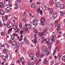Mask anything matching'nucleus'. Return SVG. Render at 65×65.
Listing matches in <instances>:
<instances>
[{"label":"nucleus","mask_w":65,"mask_h":65,"mask_svg":"<svg viewBox=\"0 0 65 65\" xmlns=\"http://www.w3.org/2000/svg\"><path fill=\"white\" fill-rule=\"evenodd\" d=\"M4 3L7 6H8L9 5V0H6L4 1Z\"/></svg>","instance_id":"obj_1"},{"label":"nucleus","mask_w":65,"mask_h":65,"mask_svg":"<svg viewBox=\"0 0 65 65\" xmlns=\"http://www.w3.org/2000/svg\"><path fill=\"white\" fill-rule=\"evenodd\" d=\"M12 23L11 22H10L8 24H7L6 25L7 27H8V28H10V27H12Z\"/></svg>","instance_id":"obj_2"},{"label":"nucleus","mask_w":65,"mask_h":65,"mask_svg":"<svg viewBox=\"0 0 65 65\" xmlns=\"http://www.w3.org/2000/svg\"><path fill=\"white\" fill-rule=\"evenodd\" d=\"M44 35V33L43 32H39L38 33V36L40 37H41Z\"/></svg>","instance_id":"obj_3"},{"label":"nucleus","mask_w":65,"mask_h":65,"mask_svg":"<svg viewBox=\"0 0 65 65\" xmlns=\"http://www.w3.org/2000/svg\"><path fill=\"white\" fill-rule=\"evenodd\" d=\"M45 20L44 18H42L40 20V22L41 23H44Z\"/></svg>","instance_id":"obj_4"},{"label":"nucleus","mask_w":65,"mask_h":65,"mask_svg":"<svg viewBox=\"0 0 65 65\" xmlns=\"http://www.w3.org/2000/svg\"><path fill=\"white\" fill-rule=\"evenodd\" d=\"M37 10L38 12H40V14H42V10H40V8H39Z\"/></svg>","instance_id":"obj_5"},{"label":"nucleus","mask_w":65,"mask_h":65,"mask_svg":"<svg viewBox=\"0 0 65 65\" xmlns=\"http://www.w3.org/2000/svg\"><path fill=\"white\" fill-rule=\"evenodd\" d=\"M17 43V41H12L11 42V43L12 44V45H13V46H15Z\"/></svg>","instance_id":"obj_6"},{"label":"nucleus","mask_w":65,"mask_h":65,"mask_svg":"<svg viewBox=\"0 0 65 65\" xmlns=\"http://www.w3.org/2000/svg\"><path fill=\"white\" fill-rule=\"evenodd\" d=\"M41 7L43 10H45V9H46V6L44 4L42 5Z\"/></svg>","instance_id":"obj_7"},{"label":"nucleus","mask_w":65,"mask_h":65,"mask_svg":"<svg viewBox=\"0 0 65 65\" xmlns=\"http://www.w3.org/2000/svg\"><path fill=\"white\" fill-rule=\"evenodd\" d=\"M6 12L7 13H8V12H9L10 11V8L9 7H7L6 9Z\"/></svg>","instance_id":"obj_8"},{"label":"nucleus","mask_w":65,"mask_h":65,"mask_svg":"<svg viewBox=\"0 0 65 65\" xmlns=\"http://www.w3.org/2000/svg\"><path fill=\"white\" fill-rule=\"evenodd\" d=\"M21 61L22 64L24 63H25V59H24V58H21Z\"/></svg>","instance_id":"obj_9"},{"label":"nucleus","mask_w":65,"mask_h":65,"mask_svg":"<svg viewBox=\"0 0 65 65\" xmlns=\"http://www.w3.org/2000/svg\"><path fill=\"white\" fill-rule=\"evenodd\" d=\"M47 30H48V28L46 27V28H45V29L43 30L44 33H47Z\"/></svg>","instance_id":"obj_10"},{"label":"nucleus","mask_w":65,"mask_h":65,"mask_svg":"<svg viewBox=\"0 0 65 65\" xmlns=\"http://www.w3.org/2000/svg\"><path fill=\"white\" fill-rule=\"evenodd\" d=\"M55 35H52L50 37V39H51L52 41H53L54 40V37Z\"/></svg>","instance_id":"obj_11"},{"label":"nucleus","mask_w":65,"mask_h":65,"mask_svg":"<svg viewBox=\"0 0 65 65\" xmlns=\"http://www.w3.org/2000/svg\"><path fill=\"white\" fill-rule=\"evenodd\" d=\"M57 17V14L56 13H54L53 15L52 18L53 19H55Z\"/></svg>","instance_id":"obj_12"},{"label":"nucleus","mask_w":65,"mask_h":65,"mask_svg":"<svg viewBox=\"0 0 65 65\" xmlns=\"http://www.w3.org/2000/svg\"><path fill=\"white\" fill-rule=\"evenodd\" d=\"M12 28L14 30H17L18 28L16 25H14L13 26Z\"/></svg>","instance_id":"obj_13"},{"label":"nucleus","mask_w":65,"mask_h":65,"mask_svg":"<svg viewBox=\"0 0 65 65\" xmlns=\"http://www.w3.org/2000/svg\"><path fill=\"white\" fill-rule=\"evenodd\" d=\"M15 45H16L17 48H19L20 47V44H19V43H16Z\"/></svg>","instance_id":"obj_14"},{"label":"nucleus","mask_w":65,"mask_h":65,"mask_svg":"<svg viewBox=\"0 0 65 65\" xmlns=\"http://www.w3.org/2000/svg\"><path fill=\"white\" fill-rule=\"evenodd\" d=\"M64 7V5L63 4H61L60 6V8L62 9Z\"/></svg>","instance_id":"obj_15"},{"label":"nucleus","mask_w":65,"mask_h":65,"mask_svg":"<svg viewBox=\"0 0 65 65\" xmlns=\"http://www.w3.org/2000/svg\"><path fill=\"white\" fill-rule=\"evenodd\" d=\"M60 3L59 2H57V3L55 4V6L58 7H59V6H60Z\"/></svg>","instance_id":"obj_16"},{"label":"nucleus","mask_w":65,"mask_h":65,"mask_svg":"<svg viewBox=\"0 0 65 65\" xmlns=\"http://www.w3.org/2000/svg\"><path fill=\"white\" fill-rule=\"evenodd\" d=\"M3 59V60H6V56H5L4 55H2L1 57Z\"/></svg>","instance_id":"obj_17"},{"label":"nucleus","mask_w":65,"mask_h":65,"mask_svg":"<svg viewBox=\"0 0 65 65\" xmlns=\"http://www.w3.org/2000/svg\"><path fill=\"white\" fill-rule=\"evenodd\" d=\"M26 28L27 29H30L31 28V25L30 24H28L26 26Z\"/></svg>","instance_id":"obj_18"},{"label":"nucleus","mask_w":65,"mask_h":65,"mask_svg":"<svg viewBox=\"0 0 65 65\" xmlns=\"http://www.w3.org/2000/svg\"><path fill=\"white\" fill-rule=\"evenodd\" d=\"M36 57H38L39 56V53L38 52L35 55Z\"/></svg>","instance_id":"obj_19"},{"label":"nucleus","mask_w":65,"mask_h":65,"mask_svg":"<svg viewBox=\"0 0 65 65\" xmlns=\"http://www.w3.org/2000/svg\"><path fill=\"white\" fill-rule=\"evenodd\" d=\"M0 13L1 14H2V15H4V12H3V11L2 10H0Z\"/></svg>","instance_id":"obj_20"},{"label":"nucleus","mask_w":65,"mask_h":65,"mask_svg":"<svg viewBox=\"0 0 65 65\" xmlns=\"http://www.w3.org/2000/svg\"><path fill=\"white\" fill-rule=\"evenodd\" d=\"M3 52L5 54L7 53V50L6 49H4L3 50Z\"/></svg>","instance_id":"obj_21"},{"label":"nucleus","mask_w":65,"mask_h":65,"mask_svg":"<svg viewBox=\"0 0 65 65\" xmlns=\"http://www.w3.org/2000/svg\"><path fill=\"white\" fill-rule=\"evenodd\" d=\"M33 32H34L36 33H37L38 31L36 29H34L33 30Z\"/></svg>","instance_id":"obj_22"},{"label":"nucleus","mask_w":65,"mask_h":65,"mask_svg":"<svg viewBox=\"0 0 65 65\" xmlns=\"http://www.w3.org/2000/svg\"><path fill=\"white\" fill-rule=\"evenodd\" d=\"M32 42L34 43H37V41H36V40L34 39L32 40Z\"/></svg>","instance_id":"obj_23"},{"label":"nucleus","mask_w":65,"mask_h":65,"mask_svg":"<svg viewBox=\"0 0 65 65\" xmlns=\"http://www.w3.org/2000/svg\"><path fill=\"white\" fill-rule=\"evenodd\" d=\"M48 47L49 48H50L52 47V44L50 43H49L48 45Z\"/></svg>","instance_id":"obj_24"},{"label":"nucleus","mask_w":65,"mask_h":65,"mask_svg":"<svg viewBox=\"0 0 65 65\" xmlns=\"http://www.w3.org/2000/svg\"><path fill=\"white\" fill-rule=\"evenodd\" d=\"M11 38L12 40H14V37L13 35H12L11 36Z\"/></svg>","instance_id":"obj_25"},{"label":"nucleus","mask_w":65,"mask_h":65,"mask_svg":"<svg viewBox=\"0 0 65 65\" xmlns=\"http://www.w3.org/2000/svg\"><path fill=\"white\" fill-rule=\"evenodd\" d=\"M28 55L29 57H30V58H33V55L32 54H29Z\"/></svg>","instance_id":"obj_26"},{"label":"nucleus","mask_w":65,"mask_h":65,"mask_svg":"<svg viewBox=\"0 0 65 65\" xmlns=\"http://www.w3.org/2000/svg\"><path fill=\"white\" fill-rule=\"evenodd\" d=\"M47 47H45L44 51H43L44 53H46L47 51Z\"/></svg>","instance_id":"obj_27"},{"label":"nucleus","mask_w":65,"mask_h":65,"mask_svg":"<svg viewBox=\"0 0 65 65\" xmlns=\"http://www.w3.org/2000/svg\"><path fill=\"white\" fill-rule=\"evenodd\" d=\"M3 3L2 2H0V7H2L3 6Z\"/></svg>","instance_id":"obj_28"},{"label":"nucleus","mask_w":65,"mask_h":65,"mask_svg":"<svg viewBox=\"0 0 65 65\" xmlns=\"http://www.w3.org/2000/svg\"><path fill=\"white\" fill-rule=\"evenodd\" d=\"M27 40V38L26 37H25L24 38V42H25Z\"/></svg>","instance_id":"obj_29"},{"label":"nucleus","mask_w":65,"mask_h":65,"mask_svg":"<svg viewBox=\"0 0 65 65\" xmlns=\"http://www.w3.org/2000/svg\"><path fill=\"white\" fill-rule=\"evenodd\" d=\"M13 36L14 37V36H18V34H17L15 33H13Z\"/></svg>","instance_id":"obj_30"},{"label":"nucleus","mask_w":65,"mask_h":65,"mask_svg":"<svg viewBox=\"0 0 65 65\" xmlns=\"http://www.w3.org/2000/svg\"><path fill=\"white\" fill-rule=\"evenodd\" d=\"M34 39L36 40L37 39V35H34Z\"/></svg>","instance_id":"obj_31"},{"label":"nucleus","mask_w":65,"mask_h":65,"mask_svg":"<svg viewBox=\"0 0 65 65\" xmlns=\"http://www.w3.org/2000/svg\"><path fill=\"white\" fill-rule=\"evenodd\" d=\"M50 14H52V13H53V10L52 9L51 10H50Z\"/></svg>","instance_id":"obj_32"},{"label":"nucleus","mask_w":65,"mask_h":65,"mask_svg":"<svg viewBox=\"0 0 65 65\" xmlns=\"http://www.w3.org/2000/svg\"><path fill=\"white\" fill-rule=\"evenodd\" d=\"M1 34L2 36H4V34L3 32H2L1 33Z\"/></svg>","instance_id":"obj_33"},{"label":"nucleus","mask_w":65,"mask_h":65,"mask_svg":"<svg viewBox=\"0 0 65 65\" xmlns=\"http://www.w3.org/2000/svg\"><path fill=\"white\" fill-rule=\"evenodd\" d=\"M22 27V23H20L19 25V27L20 28H21Z\"/></svg>","instance_id":"obj_34"},{"label":"nucleus","mask_w":65,"mask_h":65,"mask_svg":"<svg viewBox=\"0 0 65 65\" xmlns=\"http://www.w3.org/2000/svg\"><path fill=\"white\" fill-rule=\"evenodd\" d=\"M34 5H35V3H34L31 5V7H33L34 6Z\"/></svg>","instance_id":"obj_35"},{"label":"nucleus","mask_w":65,"mask_h":65,"mask_svg":"<svg viewBox=\"0 0 65 65\" xmlns=\"http://www.w3.org/2000/svg\"><path fill=\"white\" fill-rule=\"evenodd\" d=\"M44 54H43V53L41 54V56L42 58L43 57H44Z\"/></svg>","instance_id":"obj_36"},{"label":"nucleus","mask_w":65,"mask_h":65,"mask_svg":"<svg viewBox=\"0 0 65 65\" xmlns=\"http://www.w3.org/2000/svg\"><path fill=\"white\" fill-rule=\"evenodd\" d=\"M60 43V41L59 40H57L56 41V43L58 45Z\"/></svg>","instance_id":"obj_37"},{"label":"nucleus","mask_w":65,"mask_h":65,"mask_svg":"<svg viewBox=\"0 0 65 65\" xmlns=\"http://www.w3.org/2000/svg\"><path fill=\"white\" fill-rule=\"evenodd\" d=\"M58 57L59 58H61V54L59 53L58 54Z\"/></svg>","instance_id":"obj_38"},{"label":"nucleus","mask_w":65,"mask_h":65,"mask_svg":"<svg viewBox=\"0 0 65 65\" xmlns=\"http://www.w3.org/2000/svg\"><path fill=\"white\" fill-rule=\"evenodd\" d=\"M49 40H49V38H47L46 39V42H49Z\"/></svg>","instance_id":"obj_39"},{"label":"nucleus","mask_w":65,"mask_h":65,"mask_svg":"<svg viewBox=\"0 0 65 65\" xmlns=\"http://www.w3.org/2000/svg\"><path fill=\"white\" fill-rule=\"evenodd\" d=\"M49 54H50V51H48L46 53V55L47 56H48V55H49Z\"/></svg>","instance_id":"obj_40"},{"label":"nucleus","mask_w":65,"mask_h":65,"mask_svg":"<svg viewBox=\"0 0 65 65\" xmlns=\"http://www.w3.org/2000/svg\"><path fill=\"white\" fill-rule=\"evenodd\" d=\"M25 42L26 43L27 45H28L29 44V41L28 40H27Z\"/></svg>","instance_id":"obj_41"},{"label":"nucleus","mask_w":65,"mask_h":65,"mask_svg":"<svg viewBox=\"0 0 65 65\" xmlns=\"http://www.w3.org/2000/svg\"><path fill=\"white\" fill-rule=\"evenodd\" d=\"M56 2V0H52V2L53 4H55Z\"/></svg>","instance_id":"obj_42"},{"label":"nucleus","mask_w":65,"mask_h":65,"mask_svg":"<svg viewBox=\"0 0 65 65\" xmlns=\"http://www.w3.org/2000/svg\"><path fill=\"white\" fill-rule=\"evenodd\" d=\"M62 59L63 60H65V55L63 56L62 58Z\"/></svg>","instance_id":"obj_43"},{"label":"nucleus","mask_w":65,"mask_h":65,"mask_svg":"<svg viewBox=\"0 0 65 65\" xmlns=\"http://www.w3.org/2000/svg\"><path fill=\"white\" fill-rule=\"evenodd\" d=\"M2 18L3 21H4V20H5V19L4 18V16H2Z\"/></svg>","instance_id":"obj_44"},{"label":"nucleus","mask_w":65,"mask_h":65,"mask_svg":"<svg viewBox=\"0 0 65 65\" xmlns=\"http://www.w3.org/2000/svg\"><path fill=\"white\" fill-rule=\"evenodd\" d=\"M23 21L24 22V23H25V22H26L27 21V20H26V19H25V18H23Z\"/></svg>","instance_id":"obj_45"},{"label":"nucleus","mask_w":65,"mask_h":65,"mask_svg":"<svg viewBox=\"0 0 65 65\" xmlns=\"http://www.w3.org/2000/svg\"><path fill=\"white\" fill-rule=\"evenodd\" d=\"M28 65H32V63H31L28 62L27 64Z\"/></svg>","instance_id":"obj_46"},{"label":"nucleus","mask_w":65,"mask_h":65,"mask_svg":"<svg viewBox=\"0 0 65 65\" xmlns=\"http://www.w3.org/2000/svg\"><path fill=\"white\" fill-rule=\"evenodd\" d=\"M64 14V13H63V12H61V13H60V16H63V15Z\"/></svg>","instance_id":"obj_47"},{"label":"nucleus","mask_w":65,"mask_h":65,"mask_svg":"<svg viewBox=\"0 0 65 65\" xmlns=\"http://www.w3.org/2000/svg\"><path fill=\"white\" fill-rule=\"evenodd\" d=\"M60 36H60V35H58L56 37V39H58V38H59V37H60Z\"/></svg>","instance_id":"obj_48"},{"label":"nucleus","mask_w":65,"mask_h":65,"mask_svg":"<svg viewBox=\"0 0 65 65\" xmlns=\"http://www.w3.org/2000/svg\"><path fill=\"white\" fill-rule=\"evenodd\" d=\"M23 15L24 16V17H26L27 15V14H26V13H24L23 14Z\"/></svg>","instance_id":"obj_49"},{"label":"nucleus","mask_w":65,"mask_h":65,"mask_svg":"<svg viewBox=\"0 0 65 65\" xmlns=\"http://www.w3.org/2000/svg\"><path fill=\"white\" fill-rule=\"evenodd\" d=\"M5 45H6L8 47H9V45L8 44H5Z\"/></svg>","instance_id":"obj_50"},{"label":"nucleus","mask_w":65,"mask_h":65,"mask_svg":"<svg viewBox=\"0 0 65 65\" xmlns=\"http://www.w3.org/2000/svg\"><path fill=\"white\" fill-rule=\"evenodd\" d=\"M47 63V61H46V60H44V61L43 63H44V64H45V63Z\"/></svg>","instance_id":"obj_51"},{"label":"nucleus","mask_w":65,"mask_h":65,"mask_svg":"<svg viewBox=\"0 0 65 65\" xmlns=\"http://www.w3.org/2000/svg\"><path fill=\"white\" fill-rule=\"evenodd\" d=\"M46 26H48L49 25V23L48 22H47L46 23Z\"/></svg>","instance_id":"obj_52"},{"label":"nucleus","mask_w":65,"mask_h":65,"mask_svg":"<svg viewBox=\"0 0 65 65\" xmlns=\"http://www.w3.org/2000/svg\"><path fill=\"white\" fill-rule=\"evenodd\" d=\"M54 50H55V52H56L58 50V48L57 47Z\"/></svg>","instance_id":"obj_53"},{"label":"nucleus","mask_w":65,"mask_h":65,"mask_svg":"<svg viewBox=\"0 0 65 65\" xmlns=\"http://www.w3.org/2000/svg\"><path fill=\"white\" fill-rule=\"evenodd\" d=\"M60 25L59 24H57V28H60Z\"/></svg>","instance_id":"obj_54"},{"label":"nucleus","mask_w":65,"mask_h":65,"mask_svg":"<svg viewBox=\"0 0 65 65\" xmlns=\"http://www.w3.org/2000/svg\"><path fill=\"white\" fill-rule=\"evenodd\" d=\"M5 57L6 58V57L7 58H8V55L6 54Z\"/></svg>","instance_id":"obj_55"},{"label":"nucleus","mask_w":65,"mask_h":65,"mask_svg":"<svg viewBox=\"0 0 65 65\" xmlns=\"http://www.w3.org/2000/svg\"><path fill=\"white\" fill-rule=\"evenodd\" d=\"M55 51V50H54V51L53 53V55H55V53L56 52V51Z\"/></svg>","instance_id":"obj_56"},{"label":"nucleus","mask_w":65,"mask_h":65,"mask_svg":"<svg viewBox=\"0 0 65 65\" xmlns=\"http://www.w3.org/2000/svg\"><path fill=\"white\" fill-rule=\"evenodd\" d=\"M15 8L16 9H18L19 8V7L17 6H15Z\"/></svg>","instance_id":"obj_57"},{"label":"nucleus","mask_w":65,"mask_h":65,"mask_svg":"<svg viewBox=\"0 0 65 65\" xmlns=\"http://www.w3.org/2000/svg\"><path fill=\"white\" fill-rule=\"evenodd\" d=\"M32 24L33 25H34V26H35V25H36V23H35V22H34L32 23Z\"/></svg>","instance_id":"obj_58"},{"label":"nucleus","mask_w":65,"mask_h":65,"mask_svg":"<svg viewBox=\"0 0 65 65\" xmlns=\"http://www.w3.org/2000/svg\"><path fill=\"white\" fill-rule=\"evenodd\" d=\"M49 59L50 60H52V57L51 56L49 58Z\"/></svg>","instance_id":"obj_59"},{"label":"nucleus","mask_w":65,"mask_h":65,"mask_svg":"<svg viewBox=\"0 0 65 65\" xmlns=\"http://www.w3.org/2000/svg\"><path fill=\"white\" fill-rule=\"evenodd\" d=\"M8 41L9 42H11V41H12V40H8Z\"/></svg>","instance_id":"obj_60"},{"label":"nucleus","mask_w":65,"mask_h":65,"mask_svg":"<svg viewBox=\"0 0 65 65\" xmlns=\"http://www.w3.org/2000/svg\"><path fill=\"white\" fill-rule=\"evenodd\" d=\"M56 30L57 31H59V30H60V28H57Z\"/></svg>","instance_id":"obj_61"},{"label":"nucleus","mask_w":65,"mask_h":65,"mask_svg":"<svg viewBox=\"0 0 65 65\" xmlns=\"http://www.w3.org/2000/svg\"><path fill=\"white\" fill-rule=\"evenodd\" d=\"M17 3H19L20 2V0H17Z\"/></svg>","instance_id":"obj_62"},{"label":"nucleus","mask_w":65,"mask_h":65,"mask_svg":"<svg viewBox=\"0 0 65 65\" xmlns=\"http://www.w3.org/2000/svg\"><path fill=\"white\" fill-rule=\"evenodd\" d=\"M41 43H43V42H44V41H43V40H41Z\"/></svg>","instance_id":"obj_63"},{"label":"nucleus","mask_w":65,"mask_h":65,"mask_svg":"<svg viewBox=\"0 0 65 65\" xmlns=\"http://www.w3.org/2000/svg\"><path fill=\"white\" fill-rule=\"evenodd\" d=\"M11 31H10V30H9L8 31V33H9V34L10 33V32Z\"/></svg>","instance_id":"obj_64"}]
</instances>
